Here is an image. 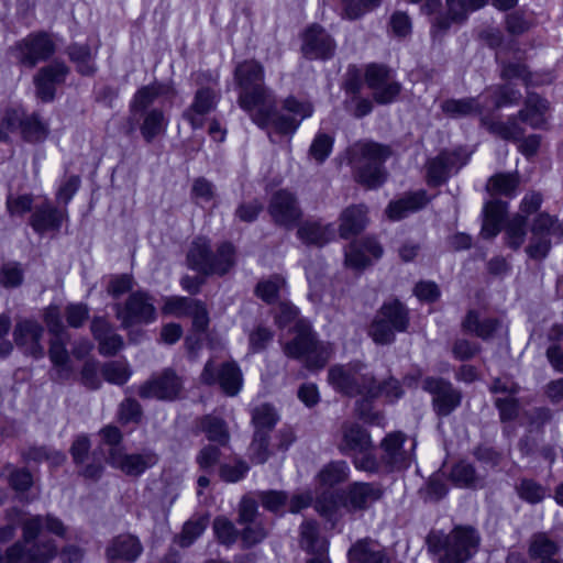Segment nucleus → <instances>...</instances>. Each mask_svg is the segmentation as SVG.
Here are the masks:
<instances>
[{
	"instance_id": "51",
	"label": "nucleus",
	"mask_w": 563,
	"mask_h": 563,
	"mask_svg": "<svg viewBox=\"0 0 563 563\" xmlns=\"http://www.w3.org/2000/svg\"><path fill=\"white\" fill-rule=\"evenodd\" d=\"M103 378L115 385H123L131 376V371L126 363L119 361H111L103 364L101 368Z\"/></svg>"
},
{
	"instance_id": "20",
	"label": "nucleus",
	"mask_w": 563,
	"mask_h": 563,
	"mask_svg": "<svg viewBox=\"0 0 563 563\" xmlns=\"http://www.w3.org/2000/svg\"><path fill=\"white\" fill-rule=\"evenodd\" d=\"M466 164V157L460 152H443L428 164V181L433 186L444 183L452 173Z\"/></svg>"
},
{
	"instance_id": "10",
	"label": "nucleus",
	"mask_w": 563,
	"mask_h": 563,
	"mask_svg": "<svg viewBox=\"0 0 563 563\" xmlns=\"http://www.w3.org/2000/svg\"><path fill=\"white\" fill-rule=\"evenodd\" d=\"M422 388L432 395V408L439 417L449 416L462 402V393L443 378L427 377Z\"/></svg>"
},
{
	"instance_id": "48",
	"label": "nucleus",
	"mask_w": 563,
	"mask_h": 563,
	"mask_svg": "<svg viewBox=\"0 0 563 563\" xmlns=\"http://www.w3.org/2000/svg\"><path fill=\"white\" fill-rule=\"evenodd\" d=\"M277 421L278 416L275 409L267 404L254 408L252 412L254 431H262L263 433L269 434Z\"/></svg>"
},
{
	"instance_id": "34",
	"label": "nucleus",
	"mask_w": 563,
	"mask_h": 563,
	"mask_svg": "<svg viewBox=\"0 0 563 563\" xmlns=\"http://www.w3.org/2000/svg\"><path fill=\"white\" fill-rule=\"evenodd\" d=\"M167 124L163 110L154 108L144 112L140 131L145 142L152 143L154 139L165 133Z\"/></svg>"
},
{
	"instance_id": "38",
	"label": "nucleus",
	"mask_w": 563,
	"mask_h": 563,
	"mask_svg": "<svg viewBox=\"0 0 563 563\" xmlns=\"http://www.w3.org/2000/svg\"><path fill=\"white\" fill-rule=\"evenodd\" d=\"M462 325L465 331L473 332L478 338L487 340L499 327V321L497 319L490 318L481 320L478 313L474 310H471L466 314Z\"/></svg>"
},
{
	"instance_id": "64",
	"label": "nucleus",
	"mask_w": 563,
	"mask_h": 563,
	"mask_svg": "<svg viewBox=\"0 0 563 563\" xmlns=\"http://www.w3.org/2000/svg\"><path fill=\"white\" fill-rule=\"evenodd\" d=\"M268 529L260 520L245 523L242 531V541L246 547L262 542L267 536Z\"/></svg>"
},
{
	"instance_id": "11",
	"label": "nucleus",
	"mask_w": 563,
	"mask_h": 563,
	"mask_svg": "<svg viewBox=\"0 0 563 563\" xmlns=\"http://www.w3.org/2000/svg\"><path fill=\"white\" fill-rule=\"evenodd\" d=\"M19 63L33 68L37 63L47 60L55 53V43L45 32L27 35L15 44Z\"/></svg>"
},
{
	"instance_id": "47",
	"label": "nucleus",
	"mask_w": 563,
	"mask_h": 563,
	"mask_svg": "<svg viewBox=\"0 0 563 563\" xmlns=\"http://www.w3.org/2000/svg\"><path fill=\"white\" fill-rule=\"evenodd\" d=\"M249 459L253 464H264L272 455L269 448V434L254 431L252 442L249 445Z\"/></svg>"
},
{
	"instance_id": "4",
	"label": "nucleus",
	"mask_w": 563,
	"mask_h": 563,
	"mask_svg": "<svg viewBox=\"0 0 563 563\" xmlns=\"http://www.w3.org/2000/svg\"><path fill=\"white\" fill-rule=\"evenodd\" d=\"M388 146L374 142H358L350 148V164L355 179L368 189L382 186L386 179L384 163L390 156Z\"/></svg>"
},
{
	"instance_id": "16",
	"label": "nucleus",
	"mask_w": 563,
	"mask_h": 563,
	"mask_svg": "<svg viewBox=\"0 0 563 563\" xmlns=\"http://www.w3.org/2000/svg\"><path fill=\"white\" fill-rule=\"evenodd\" d=\"M268 212L276 224L286 229H291L302 216L296 196L285 189L272 196Z\"/></svg>"
},
{
	"instance_id": "25",
	"label": "nucleus",
	"mask_w": 563,
	"mask_h": 563,
	"mask_svg": "<svg viewBox=\"0 0 563 563\" xmlns=\"http://www.w3.org/2000/svg\"><path fill=\"white\" fill-rule=\"evenodd\" d=\"M65 210H59L51 203L45 202L35 208L31 216L30 224L37 233H44L51 230H59L62 222L66 219Z\"/></svg>"
},
{
	"instance_id": "24",
	"label": "nucleus",
	"mask_w": 563,
	"mask_h": 563,
	"mask_svg": "<svg viewBox=\"0 0 563 563\" xmlns=\"http://www.w3.org/2000/svg\"><path fill=\"white\" fill-rule=\"evenodd\" d=\"M143 547L140 540L132 534H119L113 538L106 549L109 560H124L134 562L142 553Z\"/></svg>"
},
{
	"instance_id": "43",
	"label": "nucleus",
	"mask_w": 563,
	"mask_h": 563,
	"mask_svg": "<svg viewBox=\"0 0 563 563\" xmlns=\"http://www.w3.org/2000/svg\"><path fill=\"white\" fill-rule=\"evenodd\" d=\"M55 338L51 341L48 351L52 363L59 368L60 375H68L71 372L69 366V355L66 350V341L68 334L54 335Z\"/></svg>"
},
{
	"instance_id": "49",
	"label": "nucleus",
	"mask_w": 563,
	"mask_h": 563,
	"mask_svg": "<svg viewBox=\"0 0 563 563\" xmlns=\"http://www.w3.org/2000/svg\"><path fill=\"white\" fill-rule=\"evenodd\" d=\"M235 264V251L231 243H222L213 254V275L222 276Z\"/></svg>"
},
{
	"instance_id": "21",
	"label": "nucleus",
	"mask_w": 563,
	"mask_h": 563,
	"mask_svg": "<svg viewBox=\"0 0 563 563\" xmlns=\"http://www.w3.org/2000/svg\"><path fill=\"white\" fill-rule=\"evenodd\" d=\"M384 490L375 483L356 482L347 487L346 505L353 510H364L383 497Z\"/></svg>"
},
{
	"instance_id": "57",
	"label": "nucleus",
	"mask_w": 563,
	"mask_h": 563,
	"mask_svg": "<svg viewBox=\"0 0 563 563\" xmlns=\"http://www.w3.org/2000/svg\"><path fill=\"white\" fill-rule=\"evenodd\" d=\"M25 459L34 462L47 461L53 465H60L65 461V455L46 446H34L25 453Z\"/></svg>"
},
{
	"instance_id": "15",
	"label": "nucleus",
	"mask_w": 563,
	"mask_h": 563,
	"mask_svg": "<svg viewBox=\"0 0 563 563\" xmlns=\"http://www.w3.org/2000/svg\"><path fill=\"white\" fill-rule=\"evenodd\" d=\"M181 388L180 378L172 369H165L161 375L143 383L139 387L137 394L143 399L174 400L178 397Z\"/></svg>"
},
{
	"instance_id": "45",
	"label": "nucleus",
	"mask_w": 563,
	"mask_h": 563,
	"mask_svg": "<svg viewBox=\"0 0 563 563\" xmlns=\"http://www.w3.org/2000/svg\"><path fill=\"white\" fill-rule=\"evenodd\" d=\"M488 131L506 141H518L522 137L525 130L519 125L515 117L507 122L483 120Z\"/></svg>"
},
{
	"instance_id": "35",
	"label": "nucleus",
	"mask_w": 563,
	"mask_h": 563,
	"mask_svg": "<svg viewBox=\"0 0 563 563\" xmlns=\"http://www.w3.org/2000/svg\"><path fill=\"white\" fill-rule=\"evenodd\" d=\"M187 261L192 269L208 274L211 269V253L209 240L206 238L196 239L187 255Z\"/></svg>"
},
{
	"instance_id": "9",
	"label": "nucleus",
	"mask_w": 563,
	"mask_h": 563,
	"mask_svg": "<svg viewBox=\"0 0 563 563\" xmlns=\"http://www.w3.org/2000/svg\"><path fill=\"white\" fill-rule=\"evenodd\" d=\"M158 454L150 449L124 453L121 448L109 450V464L129 477L137 478L158 463Z\"/></svg>"
},
{
	"instance_id": "13",
	"label": "nucleus",
	"mask_w": 563,
	"mask_h": 563,
	"mask_svg": "<svg viewBox=\"0 0 563 563\" xmlns=\"http://www.w3.org/2000/svg\"><path fill=\"white\" fill-rule=\"evenodd\" d=\"M365 81L373 90L375 101L382 104L391 102L401 89L400 84L394 79L390 69L384 65H368L365 71Z\"/></svg>"
},
{
	"instance_id": "63",
	"label": "nucleus",
	"mask_w": 563,
	"mask_h": 563,
	"mask_svg": "<svg viewBox=\"0 0 563 563\" xmlns=\"http://www.w3.org/2000/svg\"><path fill=\"white\" fill-rule=\"evenodd\" d=\"M134 286V278L130 274H121L114 275L110 278L107 291L113 298H119L120 296L132 290Z\"/></svg>"
},
{
	"instance_id": "56",
	"label": "nucleus",
	"mask_w": 563,
	"mask_h": 563,
	"mask_svg": "<svg viewBox=\"0 0 563 563\" xmlns=\"http://www.w3.org/2000/svg\"><path fill=\"white\" fill-rule=\"evenodd\" d=\"M344 16L350 20L361 18L367 11L376 8L380 0H342Z\"/></svg>"
},
{
	"instance_id": "22",
	"label": "nucleus",
	"mask_w": 563,
	"mask_h": 563,
	"mask_svg": "<svg viewBox=\"0 0 563 563\" xmlns=\"http://www.w3.org/2000/svg\"><path fill=\"white\" fill-rule=\"evenodd\" d=\"M347 556L352 563H390L386 550L369 538L355 542L349 550Z\"/></svg>"
},
{
	"instance_id": "7",
	"label": "nucleus",
	"mask_w": 563,
	"mask_h": 563,
	"mask_svg": "<svg viewBox=\"0 0 563 563\" xmlns=\"http://www.w3.org/2000/svg\"><path fill=\"white\" fill-rule=\"evenodd\" d=\"M117 318L123 328L133 324L150 323L156 318L153 298L143 290L131 292L124 305H115Z\"/></svg>"
},
{
	"instance_id": "31",
	"label": "nucleus",
	"mask_w": 563,
	"mask_h": 563,
	"mask_svg": "<svg viewBox=\"0 0 563 563\" xmlns=\"http://www.w3.org/2000/svg\"><path fill=\"white\" fill-rule=\"evenodd\" d=\"M217 382L227 396H236L243 384L242 372L236 363H224L218 371Z\"/></svg>"
},
{
	"instance_id": "28",
	"label": "nucleus",
	"mask_w": 563,
	"mask_h": 563,
	"mask_svg": "<svg viewBox=\"0 0 563 563\" xmlns=\"http://www.w3.org/2000/svg\"><path fill=\"white\" fill-rule=\"evenodd\" d=\"M168 93L175 95V90L173 87L165 84L154 82L143 86L135 92L133 100L131 101V111L144 113L148 111L147 109L159 96Z\"/></svg>"
},
{
	"instance_id": "5",
	"label": "nucleus",
	"mask_w": 563,
	"mask_h": 563,
	"mask_svg": "<svg viewBox=\"0 0 563 563\" xmlns=\"http://www.w3.org/2000/svg\"><path fill=\"white\" fill-rule=\"evenodd\" d=\"M328 380L335 390L346 396L361 395L373 399L379 397L382 391L372 372L358 361L331 367Z\"/></svg>"
},
{
	"instance_id": "33",
	"label": "nucleus",
	"mask_w": 563,
	"mask_h": 563,
	"mask_svg": "<svg viewBox=\"0 0 563 563\" xmlns=\"http://www.w3.org/2000/svg\"><path fill=\"white\" fill-rule=\"evenodd\" d=\"M297 235L306 244L321 246L333 239L334 229L332 225L307 221L298 228Z\"/></svg>"
},
{
	"instance_id": "17",
	"label": "nucleus",
	"mask_w": 563,
	"mask_h": 563,
	"mask_svg": "<svg viewBox=\"0 0 563 563\" xmlns=\"http://www.w3.org/2000/svg\"><path fill=\"white\" fill-rule=\"evenodd\" d=\"M43 334L44 328L37 321L23 319L14 325L13 340L24 354L41 358L45 354L42 345Z\"/></svg>"
},
{
	"instance_id": "39",
	"label": "nucleus",
	"mask_w": 563,
	"mask_h": 563,
	"mask_svg": "<svg viewBox=\"0 0 563 563\" xmlns=\"http://www.w3.org/2000/svg\"><path fill=\"white\" fill-rule=\"evenodd\" d=\"M67 54L81 75L90 76L96 71L95 55L88 45L71 44Z\"/></svg>"
},
{
	"instance_id": "61",
	"label": "nucleus",
	"mask_w": 563,
	"mask_h": 563,
	"mask_svg": "<svg viewBox=\"0 0 563 563\" xmlns=\"http://www.w3.org/2000/svg\"><path fill=\"white\" fill-rule=\"evenodd\" d=\"M353 457V464L357 470L367 473H378L383 467L380 459L378 460L372 452V449L364 452H357Z\"/></svg>"
},
{
	"instance_id": "40",
	"label": "nucleus",
	"mask_w": 563,
	"mask_h": 563,
	"mask_svg": "<svg viewBox=\"0 0 563 563\" xmlns=\"http://www.w3.org/2000/svg\"><path fill=\"white\" fill-rule=\"evenodd\" d=\"M448 16L437 18L433 26L440 31H445L450 27L451 22H463L466 20L467 14L473 12L468 8L467 0H446Z\"/></svg>"
},
{
	"instance_id": "1",
	"label": "nucleus",
	"mask_w": 563,
	"mask_h": 563,
	"mask_svg": "<svg viewBox=\"0 0 563 563\" xmlns=\"http://www.w3.org/2000/svg\"><path fill=\"white\" fill-rule=\"evenodd\" d=\"M235 78L241 88V108L251 114L255 124L264 128L274 107V98L264 87L263 67L255 60H245L236 67Z\"/></svg>"
},
{
	"instance_id": "37",
	"label": "nucleus",
	"mask_w": 563,
	"mask_h": 563,
	"mask_svg": "<svg viewBox=\"0 0 563 563\" xmlns=\"http://www.w3.org/2000/svg\"><path fill=\"white\" fill-rule=\"evenodd\" d=\"M442 111L452 118L479 114L483 106L477 98L448 99L441 104Z\"/></svg>"
},
{
	"instance_id": "44",
	"label": "nucleus",
	"mask_w": 563,
	"mask_h": 563,
	"mask_svg": "<svg viewBox=\"0 0 563 563\" xmlns=\"http://www.w3.org/2000/svg\"><path fill=\"white\" fill-rule=\"evenodd\" d=\"M531 233L540 236L563 238V220L558 221L547 212L539 213L532 222Z\"/></svg>"
},
{
	"instance_id": "26",
	"label": "nucleus",
	"mask_w": 563,
	"mask_h": 563,
	"mask_svg": "<svg viewBox=\"0 0 563 563\" xmlns=\"http://www.w3.org/2000/svg\"><path fill=\"white\" fill-rule=\"evenodd\" d=\"M299 544L302 550L316 556H322L328 553L329 542L319 532L316 521L307 520L299 528Z\"/></svg>"
},
{
	"instance_id": "23",
	"label": "nucleus",
	"mask_w": 563,
	"mask_h": 563,
	"mask_svg": "<svg viewBox=\"0 0 563 563\" xmlns=\"http://www.w3.org/2000/svg\"><path fill=\"white\" fill-rule=\"evenodd\" d=\"M192 318L194 333L186 339V345L190 354L195 355L205 344L209 345L207 329L209 324V316L207 308L199 301L195 305L189 313Z\"/></svg>"
},
{
	"instance_id": "58",
	"label": "nucleus",
	"mask_w": 563,
	"mask_h": 563,
	"mask_svg": "<svg viewBox=\"0 0 563 563\" xmlns=\"http://www.w3.org/2000/svg\"><path fill=\"white\" fill-rule=\"evenodd\" d=\"M197 300L187 297H170L164 305V312L176 317L189 316Z\"/></svg>"
},
{
	"instance_id": "3",
	"label": "nucleus",
	"mask_w": 563,
	"mask_h": 563,
	"mask_svg": "<svg viewBox=\"0 0 563 563\" xmlns=\"http://www.w3.org/2000/svg\"><path fill=\"white\" fill-rule=\"evenodd\" d=\"M427 543L431 552L441 554L439 563H465L477 552L481 537L471 526H456L448 534L431 532Z\"/></svg>"
},
{
	"instance_id": "8",
	"label": "nucleus",
	"mask_w": 563,
	"mask_h": 563,
	"mask_svg": "<svg viewBox=\"0 0 563 563\" xmlns=\"http://www.w3.org/2000/svg\"><path fill=\"white\" fill-rule=\"evenodd\" d=\"M2 125L9 132L20 131L22 139L30 143L43 142L49 132L48 124L37 113L26 114L20 109L7 110Z\"/></svg>"
},
{
	"instance_id": "42",
	"label": "nucleus",
	"mask_w": 563,
	"mask_h": 563,
	"mask_svg": "<svg viewBox=\"0 0 563 563\" xmlns=\"http://www.w3.org/2000/svg\"><path fill=\"white\" fill-rule=\"evenodd\" d=\"M378 314L397 332L407 330L409 323L408 311L399 301L384 305Z\"/></svg>"
},
{
	"instance_id": "46",
	"label": "nucleus",
	"mask_w": 563,
	"mask_h": 563,
	"mask_svg": "<svg viewBox=\"0 0 563 563\" xmlns=\"http://www.w3.org/2000/svg\"><path fill=\"white\" fill-rule=\"evenodd\" d=\"M450 478L459 487L474 488L481 483V477L474 466L465 461H461L452 467Z\"/></svg>"
},
{
	"instance_id": "59",
	"label": "nucleus",
	"mask_w": 563,
	"mask_h": 563,
	"mask_svg": "<svg viewBox=\"0 0 563 563\" xmlns=\"http://www.w3.org/2000/svg\"><path fill=\"white\" fill-rule=\"evenodd\" d=\"M51 70H53V68H41L34 78L36 95L44 102L52 101L55 97V85L51 79L45 78L46 74Z\"/></svg>"
},
{
	"instance_id": "29",
	"label": "nucleus",
	"mask_w": 563,
	"mask_h": 563,
	"mask_svg": "<svg viewBox=\"0 0 563 563\" xmlns=\"http://www.w3.org/2000/svg\"><path fill=\"white\" fill-rule=\"evenodd\" d=\"M427 202L426 192L422 190L408 194L396 201H391L386 209V214L390 220H400L409 212H415L423 208Z\"/></svg>"
},
{
	"instance_id": "41",
	"label": "nucleus",
	"mask_w": 563,
	"mask_h": 563,
	"mask_svg": "<svg viewBox=\"0 0 563 563\" xmlns=\"http://www.w3.org/2000/svg\"><path fill=\"white\" fill-rule=\"evenodd\" d=\"M350 467L345 461L331 462L318 474V481L322 486L333 487L349 478Z\"/></svg>"
},
{
	"instance_id": "6",
	"label": "nucleus",
	"mask_w": 563,
	"mask_h": 563,
	"mask_svg": "<svg viewBox=\"0 0 563 563\" xmlns=\"http://www.w3.org/2000/svg\"><path fill=\"white\" fill-rule=\"evenodd\" d=\"M294 330L295 338L284 345V353L301 360L309 369L322 368L330 358V347L316 339L306 320L296 321Z\"/></svg>"
},
{
	"instance_id": "32",
	"label": "nucleus",
	"mask_w": 563,
	"mask_h": 563,
	"mask_svg": "<svg viewBox=\"0 0 563 563\" xmlns=\"http://www.w3.org/2000/svg\"><path fill=\"white\" fill-rule=\"evenodd\" d=\"M548 110L547 100L542 99L538 95H529L525 108L519 111V119L529 124L531 128H540L544 122V113Z\"/></svg>"
},
{
	"instance_id": "12",
	"label": "nucleus",
	"mask_w": 563,
	"mask_h": 563,
	"mask_svg": "<svg viewBox=\"0 0 563 563\" xmlns=\"http://www.w3.org/2000/svg\"><path fill=\"white\" fill-rule=\"evenodd\" d=\"M274 106H276L274 103ZM284 110L289 112L291 115L279 114L275 111V107L272 108L269 119L264 128L269 124L273 125L276 132L282 134L294 133L299 126L300 122L310 117L313 112V107L309 102H301L294 97H288L284 101Z\"/></svg>"
},
{
	"instance_id": "52",
	"label": "nucleus",
	"mask_w": 563,
	"mask_h": 563,
	"mask_svg": "<svg viewBox=\"0 0 563 563\" xmlns=\"http://www.w3.org/2000/svg\"><path fill=\"white\" fill-rule=\"evenodd\" d=\"M507 243L510 247L517 250L521 246L526 238V217L516 214L506 227Z\"/></svg>"
},
{
	"instance_id": "18",
	"label": "nucleus",
	"mask_w": 563,
	"mask_h": 563,
	"mask_svg": "<svg viewBox=\"0 0 563 563\" xmlns=\"http://www.w3.org/2000/svg\"><path fill=\"white\" fill-rule=\"evenodd\" d=\"M334 49L333 38L318 24L309 26L302 34L301 52L309 59L329 58Z\"/></svg>"
},
{
	"instance_id": "30",
	"label": "nucleus",
	"mask_w": 563,
	"mask_h": 563,
	"mask_svg": "<svg viewBox=\"0 0 563 563\" xmlns=\"http://www.w3.org/2000/svg\"><path fill=\"white\" fill-rule=\"evenodd\" d=\"M210 110L211 92L208 88H201L196 92L194 102L184 115L194 129H199L205 125Z\"/></svg>"
},
{
	"instance_id": "53",
	"label": "nucleus",
	"mask_w": 563,
	"mask_h": 563,
	"mask_svg": "<svg viewBox=\"0 0 563 563\" xmlns=\"http://www.w3.org/2000/svg\"><path fill=\"white\" fill-rule=\"evenodd\" d=\"M396 330L378 313L369 328V335L377 344H389L395 339Z\"/></svg>"
},
{
	"instance_id": "62",
	"label": "nucleus",
	"mask_w": 563,
	"mask_h": 563,
	"mask_svg": "<svg viewBox=\"0 0 563 563\" xmlns=\"http://www.w3.org/2000/svg\"><path fill=\"white\" fill-rule=\"evenodd\" d=\"M23 280V271L18 263H5L0 271V284L7 288H13L21 285Z\"/></svg>"
},
{
	"instance_id": "2",
	"label": "nucleus",
	"mask_w": 563,
	"mask_h": 563,
	"mask_svg": "<svg viewBox=\"0 0 563 563\" xmlns=\"http://www.w3.org/2000/svg\"><path fill=\"white\" fill-rule=\"evenodd\" d=\"M43 529L42 516H32L22 522V540L5 551L7 563H48L57 553L52 539H38Z\"/></svg>"
},
{
	"instance_id": "55",
	"label": "nucleus",
	"mask_w": 563,
	"mask_h": 563,
	"mask_svg": "<svg viewBox=\"0 0 563 563\" xmlns=\"http://www.w3.org/2000/svg\"><path fill=\"white\" fill-rule=\"evenodd\" d=\"M518 495L530 504H538L547 496V488L532 479H522L517 487Z\"/></svg>"
},
{
	"instance_id": "19",
	"label": "nucleus",
	"mask_w": 563,
	"mask_h": 563,
	"mask_svg": "<svg viewBox=\"0 0 563 563\" xmlns=\"http://www.w3.org/2000/svg\"><path fill=\"white\" fill-rule=\"evenodd\" d=\"M373 448L369 432L355 422L345 421L340 428L338 450L345 455H355Z\"/></svg>"
},
{
	"instance_id": "27",
	"label": "nucleus",
	"mask_w": 563,
	"mask_h": 563,
	"mask_svg": "<svg viewBox=\"0 0 563 563\" xmlns=\"http://www.w3.org/2000/svg\"><path fill=\"white\" fill-rule=\"evenodd\" d=\"M340 235L349 239L363 231L367 223V208L364 205L351 206L341 214Z\"/></svg>"
},
{
	"instance_id": "60",
	"label": "nucleus",
	"mask_w": 563,
	"mask_h": 563,
	"mask_svg": "<svg viewBox=\"0 0 563 563\" xmlns=\"http://www.w3.org/2000/svg\"><path fill=\"white\" fill-rule=\"evenodd\" d=\"M213 532L216 533L220 543L230 545L235 542L238 538V530L234 525L227 518H217L213 521Z\"/></svg>"
},
{
	"instance_id": "14",
	"label": "nucleus",
	"mask_w": 563,
	"mask_h": 563,
	"mask_svg": "<svg viewBox=\"0 0 563 563\" xmlns=\"http://www.w3.org/2000/svg\"><path fill=\"white\" fill-rule=\"evenodd\" d=\"M406 435L401 432L388 433L380 442V461L387 472L399 471L409 466L415 444L409 450L404 448Z\"/></svg>"
},
{
	"instance_id": "54",
	"label": "nucleus",
	"mask_w": 563,
	"mask_h": 563,
	"mask_svg": "<svg viewBox=\"0 0 563 563\" xmlns=\"http://www.w3.org/2000/svg\"><path fill=\"white\" fill-rule=\"evenodd\" d=\"M142 415V407L134 398H125L119 405L118 419L122 424L139 423Z\"/></svg>"
},
{
	"instance_id": "36",
	"label": "nucleus",
	"mask_w": 563,
	"mask_h": 563,
	"mask_svg": "<svg viewBox=\"0 0 563 563\" xmlns=\"http://www.w3.org/2000/svg\"><path fill=\"white\" fill-rule=\"evenodd\" d=\"M560 551L561 547L544 532L534 533L530 539L528 553L531 560L541 562L558 556Z\"/></svg>"
},
{
	"instance_id": "50",
	"label": "nucleus",
	"mask_w": 563,
	"mask_h": 563,
	"mask_svg": "<svg viewBox=\"0 0 563 563\" xmlns=\"http://www.w3.org/2000/svg\"><path fill=\"white\" fill-rule=\"evenodd\" d=\"M519 180L515 174H496L488 179L486 190L490 195L510 196L517 188Z\"/></svg>"
}]
</instances>
